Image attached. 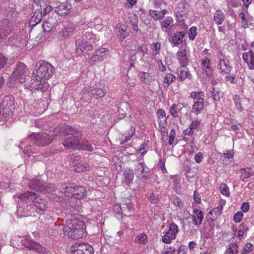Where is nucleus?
<instances>
[{
    "label": "nucleus",
    "instance_id": "obj_56",
    "mask_svg": "<svg viewBox=\"0 0 254 254\" xmlns=\"http://www.w3.org/2000/svg\"><path fill=\"white\" fill-rule=\"evenodd\" d=\"M223 209V206L222 205H219L217 207L214 208L209 213L211 214H215L216 216H219L221 214V211Z\"/></svg>",
    "mask_w": 254,
    "mask_h": 254
},
{
    "label": "nucleus",
    "instance_id": "obj_26",
    "mask_svg": "<svg viewBox=\"0 0 254 254\" xmlns=\"http://www.w3.org/2000/svg\"><path fill=\"white\" fill-rule=\"evenodd\" d=\"M86 195V190L83 186H75L72 196L76 199H80Z\"/></svg>",
    "mask_w": 254,
    "mask_h": 254
},
{
    "label": "nucleus",
    "instance_id": "obj_11",
    "mask_svg": "<svg viewBox=\"0 0 254 254\" xmlns=\"http://www.w3.org/2000/svg\"><path fill=\"white\" fill-rule=\"evenodd\" d=\"M178 231V226L174 223H171L168 231L162 236V241L164 243H171L173 240L176 239Z\"/></svg>",
    "mask_w": 254,
    "mask_h": 254
},
{
    "label": "nucleus",
    "instance_id": "obj_14",
    "mask_svg": "<svg viewBox=\"0 0 254 254\" xmlns=\"http://www.w3.org/2000/svg\"><path fill=\"white\" fill-rule=\"evenodd\" d=\"M186 110V108L183 103H179L177 104H173L170 108L171 115L176 118H181Z\"/></svg>",
    "mask_w": 254,
    "mask_h": 254
},
{
    "label": "nucleus",
    "instance_id": "obj_15",
    "mask_svg": "<svg viewBox=\"0 0 254 254\" xmlns=\"http://www.w3.org/2000/svg\"><path fill=\"white\" fill-rule=\"evenodd\" d=\"M57 4V5L55 7V11L59 16H65L69 13L72 7L70 4L67 2Z\"/></svg>",
    "mask_w": 254,
    "mask_h": 254
},
{
    "label": "nucleus",
    "instance_id": "obj_31",
    "mask_svg": "<svg viewBox=\"0 0 254 254\" xmlns=\"http://www.w3.org/2000/svg\"><path fill=\"white\" fill-rule=\"evenodd\" d=\"M26 247L30 250L35 251L39 253L44 254L46 252L45 249L44 247L35 242H32L29 245L26 246Z\"/></svg>",
    "mask_w": 254,
    "mask_h": 254
},
{
    "label": "nucleus",
    "instance_id": "obj_6",
    "mask_svg": "<svg viewBox=\"0 0 254 254\" xmlns=\"http://www.w3.org/2000/svg\"><path fill=\"white\" fill-rule=\"evenodd\" d=\"M28 82H26L24 86L25 89L30 91L35 90L41 91L42 92L47 90L49 84L47 82L38 78L37 76L28 77Z\"/></svg>",
    "mask_w": 254,
    "mask_h": 254
},
{
    "label": "nucleus",
    "instance_id": "obj_25",
    "mask_svg": "<svg viewBox=\"0 0 254 254\" xmlns=\"http://www.w3.org/2000/svg\"><path fill=\"white\" fill-rule=\"evenodd\" d=\"M204 103L203 98H198L197 100H194L192 107V112L196 115L200 113L204 108Z\"/></svg>",
    "mask_w": 254,
    "mask_h": 254
},
{
    "label": "nucleus",
    "instance_id": "obj_28",
    "mask_svg": "<svg viewBox=\"0 0 254 254\" xmlns=\"http://www.w3.org/2000/svg\"><path fill=\"white\" fill-rule=\"evenodd\" d=\"M194 225L198 226L200 225L203 219V212L201 210L195 209L193 210V214L191 215Z\"/></svg>",
    "mask_w": 254,
    "mask_h": 254
},
{
    "label": "nucleus",
    "instance_id": "obj_24",
    "mask_svg": "<svg viewBox=\"0 0 254 254\" xmlns=\"http://www.w3.org/2000/svg\"><path fill=\"white\" fill-rule=\"evenodd\" d=\"M178 12L181 16L186 15L190 11V5L186 0H182L178 3Z\"/></svg>",
    "mask_w": 254,
    "mask_h": 254
},
{
    "label": "nucleus",
    "instance_id": "obj_34",
    "mask_svg": "<svg viewBox=\"0 0 254 254\" xmlns=\"http://www.w3.org/2000/svg\"><path fill=\"white\" fill-rule=\"evenodd\" d=\"M96 52L97 56L99 57L101 61H104L105 59H107L109 54V50L104 48L97 50Z\"/></svg>",
    "mask_w": 254,
    "mask_h": 254
},
{
    "label": "nucleus",
    "instance_id": "obj_60",
    "mask_svg": "<svg viewBox=\"0 0 254 254\" xmlns=\"http://www.w3.org/2000/svg\"><path fill=\"white\" fill-rule=\"evenodd\" d=\"M148 200L151 203L155 204L158 201L159 197L157 195H155L153 192H151L150 194Z\"/></svg>",
    "mask_w": 254,
    "mask_h": 254
},
{
    "label": "nucleus",
    "instance_id": "obj_2",
    "mask_svg": "<svg viewBox=\"0 0 254 254\" xmlns=\"http://www.w3.org/2000/svg\"><path fill=\"white\" fill-rule=\"evenodd\" d=\"M62 128L63 130L66 133L63 141L64 147L69 150L79 149L82 133L75 128L68 125L63 126Z\"/></svg>",
    "mask_w": 254,
    "mask_h": 254
},
{
    "label": "nucleus",
    "instance_id": "obj_50",
    "mask_svg": "<svg viewBox=\"0 0 254 254\" xmlns=\"http://www.w3.org/2000/svg\"><path fill=\"white\" fill-rule=\"evenodd\" d=\"M204 93L201 90L198 92H192L190 93V97L194 100H197L198 98H202V97L204 96Z\"/></svg>",
    "mask_w": 254,
    "mask_h": 254
},
{
    "label": "nucleus",
    "instance_id": "obj_61",
    "mask_svg": "<svg viewBox=\"0 0 254 254\" xmlns=\"http://www.w3.org/2000/svg\"><path fill=\"white\" fill-rule=\"evenodd\" d=\"M101 61L99 59V57L97 56V52H96L95 54L91 57L89 60V64L93 65L95 64L96 63Z\"/></svg>",
    "mask_w": 254,
    "mask_h": 254
},
{
    "label": "nucleus",
    "instance_id": "obj_63",
    "mask_svg": "<svg viewBox=\"0 0 254 254\" xmlns=\"http://www.w3.org/2000/svg\"><path fill=\"white\" fill-rule=\"evenodd\" d=\"M158 115L159 118L160 120L162 119L164 121H166L168 118V117H166V113L165 111L162 109H160L158 110Z\"/></svg>",
    "mask_w": 254,
    "mask_h": 254
},
{
    "label": "nucleus",
    "instance_id": "obj_38",
    "mask_svg": "<svg viewBox=\"0 0 254 254\" xmlns=\"http://www.w3.org/2000/svg\"><path fill=\"white\" fill-rule=\"evenodd\" d=\"M240 171L241 173L240 180L243 182H244L245 179L248 178L253 175V173L250 172V168H243L241 169Z\"/></svg>",
    "mask_w": 254,
    "mask_h": 254
},
{
    "label": "nucleus",
    "instance_id": "obj_9",
    "mask_svg": "<svg viewBox=\"0 0 254 254\" xmlns=\"http://www.w3.org/2000/svg\"><path fill=\"white\" fill-rule=\"evenodd\" d=\"M217 67L222 75L229 74L232 69L230 61L222 53H220V56H219Z\"/></svg>",
    "mask_w": 254,
    "mask_h": 254
},
{
    "label": "nucleus",
    "instance_id": "obj_47",
    "mask_svg": "<svg viewBox=\"0 0 254 254\" xmlns=\"http://www.w3.org/2000/svg\"><path fill=\"white\" fill-rule=\"evenodd\" d=\"M173 203L182 209L184 208V204L181 199L177 196H174L172 198Z\"/></svg>",
    "mask_w": 254,
    "mask_h": 254
},
{
    "label": "nucleus",
    "instance_id": "obj_49",
    "mask_svg": "<svg viewBox=\"0 0 254 254\" xmlns=\"http://www.w3.org/2000/svg\"><path fill=\"white\" fill-rule=\"evenodd\" d=\"M239 252V247L237 244L235 243H232L228 251V253L230 254H237Z\"/></svg>",
    "mask_w": 254,
    "mask_h": 254
},
{
    "label": "nucleus",
    "instance_id": "obj_33",
    "mask_svg": "<svg viewBox=\"0 0 254 254\" xmlns=\"http://www.w3.org/2000/svg\"><path fill=\"white\" fill-rule=\"evenodd\" d=\"M43 13L41 11H36L30 20V23L35 25L39 23L43 18Z\"/></svg>",
    "mask_w": 254,
    "mask_h": 254
},
{
    "label": "nucleus",
    "instance_id": "obj_36",
    "mask_svg": "<svg viewBox=\"0 0 254 254\" xmlns=\"http://www.w3.org/2000/svg\"><path fill=\"white\" fill-rule=\"evenodd\" d=\"M55 19L52 17L49 18L43 24V27L45 31H50L54 25Z\"/></svg>",
    "mask_w": 254,
    "mask_h": 254
},
{
    "label": "nucleus",
    "instance_id": "obj_29",
    "mask_svg": "<svg viewBox=\"0 0 254 254\" xmlns=\"http://www.w3.org/2000/svg\"><path fill=\"white\" fill-rule=\"evenodd\" d=\"M74 187L75 185L72 184H63L59 189L62 193L67 196H69L70 194L72 195Z\"/></svg>",
    "mask_w": 254,
    "mask_h": 254
},
{
    "label": "nucleus",
    "instance_id": "obj_5",
    "mask_svg": "<svg viewBox=\"0 0 254 254\" xmlns=\"http://www.w3.org/2000/svg\"><path fill=\"white\" fill-rule=\"evenodd\" d=\"M106 93L105 88L97 86L85 87L83 90L81 100L85 102H89L92 99L102 98Z\"/></svg>",
    "mask_w": 254,
    "mask_h": 254
},
{
    "label": "nucleus",
    "instance_id": "obj_37",
    "mask_svg": "<svg viewBox=\"0 0 254 254\" xmlns=\"http://www.w3.org/2000/svg\"><path fill=\"white\" fill-rule=\"evenodd\" d=\"M148 241L147 235L144 233H141L135 237V242L140 244H145Z\"/></svg>",
    "mask_w": 254,
    "mask_h": 254
},
{
    "label": "nucleus",
    "instance_id": "obj_51",
    "mask_svg": "<svg viewBox=\"0 0 254 254\" xmlns=\"http://www.w3.org/2000/svg\"><path fill=\"white\" fill-rule=\"evenodd\" d=\"M113 210L115 213H116V217L120 219H121L122 216V204H116L114 206Z\"/></svg>",
    "mask_w": 254,
    "mask_h": 254
},
{
    "label": "nucleus",
    "instance_id": "obj_17",
    "mask_svg": "<svg viewBox=\"0 0 254 254\" xmlns=\"http://www.w3.org/2000/svg\"><path fill=\"white\" fill-rule=\"evenodd\" d=\"M136 172L137 177L142 179L147 180L148 177L149 169L144 163H139L136 167Z\"/></svg>",
    "mask_w": 254,
    "mask_h": 254
},
{
    "label": "nucleus",
    "instance_id": "obj_8",
    "mask_svg": "<svg viewBox=\"0 0 254 254\" xmlns=\"http://www.w3.org/2000/svg\"><path fill=\"white\" fill-rule=\"evenodd\" d=\"M30 142L38 146L47 145L52 142L53 140L52 136L46 133L41 134H33L27 138Z\"/></svg>",
    "mask_w": 254,
    "mask_h": 254
},
{
    "label": "nucleus",
    "instance_id": "obj_1",
    "mask_svg": "<svg viewBox=\"0 0 254 254\" xmlns=\"http://www.w3.org/2000/svg\"><path fill=\"white\" fill-rule=\"evenodd\" d=\"M17 205L22 207L32 204L35 207L36 212L40 214H44L48 209L47 202L34 192L27 191L19 195Z\"/></svg>",
    "mask_w": 254,
    "mask_h": 254
},
{
    "label": "nucleus",
    "instance_id": "obj_44",
    "mask_svg": "<svg viewBox=\"0 0 254 254\" xmlns=\"http://www.w3.org/2000/svg\"><path fill=\"white\" fill-rule=\"evenodd\" d=\"M149 13L150 16L156 20L163 19L160 11L151 9L149 10Z\"/></svg>",
    "mask_w": 254,
    "mask_h": 254
},
{
    "label": "nucleus",
    "instance_id": "obj_57",
    "mask_svg": "<svg viewBox=\"0 0 254 254\" xmlns=\"http://www.w3.org/2000/svg\"><path fill=\"white\" fill-rule=\"evenodd\" d=\"M130 131V132H129V134L127 136H125L121 140V144H124L130 140L132 136L134 134L135 130L134 129H131Z\"/></svg>",
    "mask_w": 254,
    "mask_h": 254
},
{
    "label": "nucleus",
    "instance_id": "obj_3",
    "mask_svg": "<svg viewBox=\"0 0 254 254\" xmlns=\"http://www.w3.org/2000/svg\"><path fill=\"white\" fill-rule=\"evenodd\" d=\"M14 98L13 96H6L2 99L0 107V125L5 127L10 126L13 120V112L14 110Z\"/></svg>",
    "mask_w": 254,
    "mask_h": 254
},
{
    "label": "nucleus",
    "instance_id": "obj_19",
    "mask_svg": "<svg viewBox=\"0 0 254 254\" xmlns=\"http://www.w3.org/2000/svg\"><path fill=\"white\" fill-rule=\"evenodd\" d=\"M187 66H180V67L177 68V79L182 81L186 79L187 77L190 79L192 78L191 74L189 72V70Z\"/></svg>",
    "mask_w": 254,
    "mask_h": 254
},
{
    "label": "nucleus",
    "instance_id": "obj_18",
    "mask_svg": "<svg viewBox=\"0 0 254 254\" xmlns=\"http://www.w3.org/2000/svg\"><path fill=\"white\" fill-rule=\"evenodd\" d=\"M45 183L39 178L33 179L28 183V186L31 189L42 192L44 190V185Z\"/></svg>",
    "mask_w": 254,
    "mask_h": 254
},
{
    "label": "nucleus",
    "instance_id": "obj_43",
    "mask_svg": "<svg viewBox=\"0 0 254 254\" xmlns=\"http://www.w3.org/2000/svg\"><path fill=\"white\" fill-rule=\"evenodd\" d=\"M189 39L193 41L197 36V28L195 26L191 27L188 31Z\"/></svg>",
    "mask_w": 254,
    "mask_h": 254
},
{
    "label": "nucleus",
    "instance_id": "obj_35",
    "mask_svg": "<svg viewBox=\"0 0 254 254\" xmlns=\"http://www.w3.org/2000/svg\"><path fill=\"white\" fill-rule=\"evenodd\" d=\"M211 97L215 101H219L223 97L222 94L219 88L213 87L212 88Z\"/></svg>",
    "mask_w": 254,
    "mask_h": 254
},
{
    "label": "nucleus",
    "instance_id": "obj_7",
    "mask_svg": "<svg viewBox=\"0 0 254 254\" xmlns=\"http://www.w3.org/2000/svg\"><path fill=\"white\" fill-rule=\"evenodd\" d=\"M5 12V15L8 18L2 19L0 21V33L2 34L3 38L9 35L13 31L12 21L8 18L15 14V11L9 7L6 9Z\"/></svg>",
    "mask_w": 254,
    "mask_h": 254
},
{
    "label": "nucleus",
    "instance_id": "obj_48",
    "mask_svg": "<svg viewBox=\"0 0 254 254\" xmlns=\"http://www.w3.org/2000/svg\"><path fill=\"white\" fill-rule=\"evenodd\" d=\"M71 229L72 225L70 226L69 225H68L63 227V230L64 235L71 239H74V237L73 236V235H72L71 233H70V231H71Z\"/></svg>",
    "mask_w": 254,
    "mask_h": 254
},
{
    "label": "nucleus",
    "instance_id": "obj_52",
    "mask_svg": "<svg viewBox=\"0 0 254 254\" xmlns=\"http://www.w3.org/2000/svg\"><path fill=\"white\" fill-rule=\"evenodd\" d=\"M212 230L213 228L211 227H210L208 230L207 229H203L201 232L202 235L207 239H209L212 235Z\"/></svg>",
    "mask_w": 254,
    "mask_h": 254
},
{
    "label": "nucleus",
    "instance_id": "obj_30",
    "mask_svg": "<svg viewBox=\"0 0 254 254\" xmlns=\"http://www.w3.org/2000/svg\"><path fill=\"white\" fill-rule=\"evenodd\" d=\"M73 168L76 172L81 173L88 171L90 166L86 163L77 162L73 165Z\"/></svg>",
    "mask_w": 254,
    "mask_h": 254
},
{
    "label": "nucleus",
    "instance_id": "obj_42",
    "mask_svg": "<svg viewBox=\"0 0 254 254\" xmlns=\"http://www.w3.org/2000/svg\"><path fill=\"white\" fill-rule=\"evenodd\" d=\"M57 189V187L55 186L54 184H46L45 183V185H44V190L42 192H48V193H52L56 191Z\"/></svg>",
    "mask_w": 254,
    "mask_h": 254
},
{
    "label": "nucleus",
    "instance_id": "obj_55",
    "mask_svg": "<svg viewBox=\"0 0 254 254\" xmlns=\"http://www.w3.org/2000/svg\"><path fill=\"white\" fill-rule=\"evenodd\" d=\"M244 214L242 211H238L235 214L233 220L236 223H239L242 220Z\"/></svg>",
    "mask_w": 254,
    "mask_h": 254
},
{
    "label": "nucleus",
    "instance_id": "obj_41",
    "mask_svg": "<svg viewBox=\"0 0 254 254\" xmlns=\"http://www.w3.org/2000/svg\"><path fill=\"white\" fill-rule=\"evenodd\" d=\"M134 171L131 169H127L124 172V176L126 180L129 183L132 182L134 178Z\"/></svg>",
    "mask_w": 254,
    "mask_h": 254
},
{
    "label": "nucleus",
    "instance_id": "obj_22",
    "mask_svg": "<svg viewBox=\"0 0 254 254\" xmlns=\"http://www.w3.org/2000/svg\"><path fill=\"white\" fill-rule=\"evenodd\" d=\"M74 31V24L71 22H68L64 26V29L59 32V37L64 38L73 34Z\"/></svg>",
    "mask_w": 254,
    "mask_h": 254
},
{
    "label": "nucleus",
    "instance_id": "obj_21",
    "mask_svg": "<svg viewBox=\"0 0 254 254\" xmlns=\"http://www.w3.org/2000/svg\"><path fill=\"white\" fill-rule=\"evenodd\" d=\"M242 58L244 61L247 64L249 68L254 69V53L252 50L243 53Z\"/></svg>",
    "mask_w": 254,
    "mask_h": 254
},
{
    "label": "nucleus",
    "instance_id": "obj_58",
    "mask_svg": "<svg viewBox=\"0 0 254 254\" xmlns=\"http://www.w3.org/2000/svg\"><path fill=\"white\" fill-rule=\"evenodd\" d=\"M176 135V131L175 129L172 128L170 131L169 135V141L168 143L170 145L172 144Z\"/></svg>",
    "mask_w": 254,
    "mask_h": 254
},
{
    "label": "nucleus",
    "instance_id": "obj_46",
    "mask_svg": "<svg viewBox=\"0 0 254 254\" xmlns=\"http://www.w3.org/2000/svg\"><path fill=\"white\" fill-rule=\"evenodd\" d=\"M220 192L224 195L229 196L230 195L229 189L225 184H221L219 187Z\"/></svg>",
    "mask_w": 254,
    "mask_h": 254
},
{
    "label": "nucleus",
    "instance_id": "obj_23",
    "mask_svg": "<svg viewBox=\"0 0 254 254\" xmlns=\"http://www.w3.org/2000/svg\"><path fill=\"white\" fill-rule=\"evenodd\" d=\"M114 29L118 36L122 40L125 39L129 35L127 28L125 25L118 23L114 27Z\"/></svg>",
    "mask_w": 254,
    "mask_h": 254
},
{
    "label": "nucleus",
    "instance_id": "obj_45",
    "mask_svg": "<svg viewBox=\"0 0 254 254\" xmlns=\"http://www.w3.org/2000/svg\"><path fill=\"white\" fill-rule=\"evenodd\" d=\"M233 101L234 102L235 106L236 108L240 111L242 112L243 111V108L242 106V104L241 103L240 97L237 95H235L233 97Z\"/></svg>",
    "mask_w": 254,
    "mask_h": 254
},
{
    "label": "nucleus",
    "instance_id": "obj_16",
    "mask_svg": "<svg viewBox=\"0 0 254 254\" xmlns=\"http://www.w3.org/2000/svg\"><path fill=\"white\" fill-rule=\"evenodd\" d=\"M175 25L174 20L171 16H167L160 21L161 28L163 32L169 33Z\"/></svg>",
    "mask_w": 254,
    "mask_h": 254
},
{
    "label": "nucleus",
    "instance_id": "obj_53",
    "mask_svg": "<svg viewBox=\"0 0 254 254\" xmlns=\"http://www.w3.org/2000/svg\"><path fill=\"white\" fill-rule=\"evenodd\" d=\"M7 60L3 54H0V70L7 64Z\"/></svg>",
    "mask_w": 254,
    "mask_h": 254
},
{
    "label": "nucleus",
    "instance_id": "obj_62",
    "mask_svg": "<svg viewBox=\"0 0 254 254\" xmlns=\"http://www.w3.org/2000/svg\"><path fill=\"white\" fill-rule=\"evenodd\" d=\"M197 173V170L196 169H195V170H192L191 169L189 168L187 173H186V176L188 178H193L195 175H196Z\"/></svg>",
    "mask_w": 254,
    "mask_h": 254
},
{
    "label": "nucleus",
    "instance_id": "obj_10",
    "mask_svg": "<svg viewBox=\"0 0 254 254\" xmlns=\"http://www.w3.org/2000/svg\"><path fill=\"white\" fill-rule=\"evenodd\" d=\"M26 66L22 63L19 62L16 65L12 73V77L21 83L25 82Z\"/></svg>",
    "mask_w": 254,
    "mask_h": 254
},
{
    "label": "nucleus",
    "instance_id": "obj_13",
    "mask_svg": "<svg viewBox=\"0 0 254 254\" xmlns=\"http://www.w3.org/2000/svg\"><path fill=\"white\" fill-rule=\"evenodd\" d=\"M72 254H93V249L85 243H76L73 247Z\"/></svg>",
    "mask_w": 254,
    "mask_h": 254
},
{
    "label": "nucleus",
    "instance_id": "obj_27",
    "mask_svg": "<svg viewBox=\"0 0 254 254\" xmlns=\"http://www.w3.org/2000/svg\"><path fill=\"white\" fill-rule=\"evenodd\" d=\"M185 34L183 31L177 32L174 35L170 42L173 44V46L178 47L183 42V39Z\"/></svg>",
    "mask_w": 254,
    "mask_h": 254
},
{
    "label": "nucleus",
    "instance_id": "obj_54",
    "mask_svg": "<svg viewBox=\"0 0 254 254\" xmlns=\"http://www.w3.org/2000/svg\"><path fill=\"white\" fill-rule=\"evenodd\" d=\"M161 48V44L159 42H156L153 43L152 47L153 55H157L159 54L160 50Z\"/></svg>",
    "mask_w": 254,
    "mask_h": 254
},
{
    "label": "nucleus",
    "instance_id": "obj_40",
    "mask_svg": "<svg viewBox=\"0 0 254 254\" xmlns=\"http://www.w3.org/2000/svg\"><path fill=\"white\" fill-rule=\"evenodd\" d=\"M79 149H82L88 151H93V147L87 140L83 141L81 143H80V148Z\"/></svg>",
    "mask_w": 254,
    "mask_h": 254
},
{
    "label": "nucleus",
    "instance_id": "obj_59",
    "mask_svg": "<svg viewBox=\"0 0 254 254\" xmlns=\"http://www.w3.org/2000/svg\"><path fill=\"white\" fill-rule=\"evenodd\" d=\"M252 245L250 243H247L242 252V254H247L251 252L252 251Z\"/></svg>",
    "mask_w": 254,
    "mask_h": 254
},
{
    "label": "nucleus",
    "instance_id": "obj_12",
    "mask_svg": "<svg viewBox=\"0 0 254 254\" xmlns=\"http://www.w3.org/2000/svg\"><path fill=\"white\" fill-rule=\"evenodd\" d=\"M202 74L206 75L208 77H211L213 72V68L211 66L212 60L210 58L205 56L200 60Z\"/></svg>",
    "mask_w": 254,
    "mask_h": 254
},
{
    "label": "nucleus",
    "instance_id": "obj_39",
    "mask_svg": "<svg viewBox=\"0 0 254 254\" xmlns=\"http://www.w3.org/2000/svg\"><path fill=\"white\" fill-rule=\"evenodd\" d=\"M175 79L176 77L173 74H167L164 78V87H168Z\"/></svg>",
    "mask_w": 254,
    "mask_h": 254
},
{
    "label": "nucleus",
    "instance_id": "obj_4",
    "mask_svg": "<svg viewBox=\"0 0 254 254\" xmlns=\"http://www.w3.org/2000/svg\"><path fill=\"white\" fill-rule=\"evenodd\" d=\"M36 72L34 73L39 79L44 80L49 79L55 72L54 67L45 61H40L36 65Z\"/></svg>",
    "mask_w": 254,
    "mask_h": 254
},
{
    "label": "nucleus",
    "instance_id": "obj_64",
    "mask_svg": "<svg viewBox=\"0 0 254 254\" xmlns=\"http://www.w3.org/2000/svg\"><path fill=\"white\" fill-rule=\"evenodd\" d=\"M136 50L138 53H141L144 55V54L147 53V48L143 45H138L137 46Z\"/></svg>",
    "mask_w": 254,
    "mask_h": 254
},
{
    "label": "nucleus",
    "instance_id": "obj_20",
    "mask_svg": "<svg viewBox=\"0 0 254 254\" xmlns=\"http://www.w3.org/2000/svg\"><path fill=\"white\" fill-rule=\"evenodd\" d=\"M177 58L181 66H187L189 59L187 56L186 50L185 49H180L176 54Z\"/></svg>",
    "mask_w": 254,
    "mask_h": 254
},
{
    "label": "nucleus",
    "instance_id": "obj_32",
    "mask_svg": "<svg viewBox=\"0 0 254 254\" xmlns=\"http://www.w3.org/2000/svg\"><path fill=\"white\" fill-rule=\"evenodd\" d=\"M214 21L217 25H220L225 19V15L223 12L220 10H217L214 14Z\"/></svg>",
    "mask_w": 254,
    "mask_h": 254
}]
</instances>
